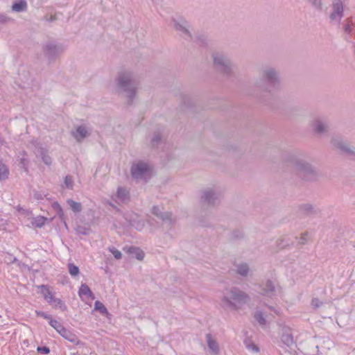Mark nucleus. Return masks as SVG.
<instances>
[{"label":"nucleus","instance_id":"f257e3e1","mask_svg":"<svg viewBox=\"0 0 355 355\" xmlns=\"http://www.w3.org/2000/svg\"><path fill=\"white\" fill-rule=\"evenodd\" d=\"M249 301V295L236 287L226 289L222 297L223 306L234 311L241 309Z\"/></svg>","mask_w":355,"mask_h":355},{"label":"nucleus","instance_id":"f03ea898","mask_svg":"<svg viewBox=\"0 0 355 355\" xmlns=\"http://www.w3.org/2000/svg\"><path fill=\"white\" fill-rule=\"evenodd\" d=\"M116 81L119 88L125 92L130 100H132L135 96L139 85V82L133 73L130 71L121 72L119 73Z\"/></svg>","mask_w":355,"mask_h":355},{"label":"nucleus","instance_id":"7ed1b4c3","mask_svg":"<svg viewBox=\"0 0 355 355\" xmlns=\"http://www.w3.org/2000/svg\"><path fill=\"white\" fill-rule=\"evenodd\" d=\"M131 175L137 182L146 181L153 175V167L148 162L136 161L132 165Z\"/></svg>","mask_w":355,"mask_h":355},{"label":"nucleus","instance_id":"20e7f679","mask_svg":"<svg viewBox=\"0 0 355 355\" xmlns=\"http://www.w3.org/2000/svg\"><path fill=\"white\" fill-rule=\"evenodd\" d=\"M212 58L214 64L219 71L224 73H230L233 67L230 55L223 51H216L213 53Z\"/></svg>","mask_w":355,"mask_h":355},{"label":"nucleus","instance_id":"39448f33","mask_svg":"<svg viewBox=\"0 0 355 355\" xmlns=\"http://www.w3.org/2000/svg\"><path fill=\"white\" fill-rule=\"evenodd\" d=\"M261 75L266 86V90L271 92L276 89L279 84L278 72L272 67H267L262 69Z\"/></svg>","mask_w":355,"mask_h":355},{"label":"nucleus","instance_id":"423d86ee","mask_svg":"<svg viewBox=\"0 0 355 355\" xmlns=\"http://www.w3.org/2000/svg\"><path fill=\"white\" fill-rule=\"evenodd\" d=\"M66 49L65 46L56 42H48L43 46L44 55L49 60H52L62 54Z\"/></svg>","mask_w":355,"mask_h":355},{"label":"nucleus","instance_id":"0eeeda50","mask_svg":"<svg viewBox=\"0 0 355 355\" xmlns=\"http://www.w3.org/2000/svg\"><path fill=\"white\" fill-rule=\"evenodd\" d=\"M37 288L40 289L41 294L49 304L55 308L58 307L62 311H65L67 309V306L62 300L59 298H55L47 285L42 284L39 286Z\"/></svg>","mask_w":355,"mask_h":355},{"label":"nucleus","instance_id":"6e6552de","mask_svg":"<svg viewBox=\"0 0 355 355\" xmlns=\"http://www.w3.org/2000/svg\"><path fill=\"white\" fill-rule=\"evenodd\" d=\"M344 16V4L342 0H332L329 12L331 23L339 25Z\"/></svg>","mask_w":355,"mask_h":355},{"label":"nucleus","instance_id":"1a4fd4ad","mask_svg":"<svg viewBox=\"0 0 355 355\" xmlns=\"http://www.w3.org/2000/svg\"><path fill=\"white\" fill-rule=\"evenodd\" d=\"M295 168L298 174L305 180H311L316 176L315 169L304 161L296 162Z\"/></svg>","mask_w":355,"mask_h":355},{"label":"nucleus","instance_id":"9d476101","mask_svg":"<svg viewBox=\"0 0 355 355\" xmlns=\"http://www.w3.org/2000/svg\"><path fill=\"white\" fill-rule=\"evenodd\" d=\"M221 192L217 188H208L205 189L201 195V201L204 204L214 205L220 197Z\"/></svg>","mask_w":355,"mask_h":355},{"label":"nucleus","instance_id":"9b49d317","mask_svg":"<svg viewBox=\"0 0 355 355\" xmlns=\"http://www.w3.org/2000/svg\"><path fill=\"white\" fill-rule=\"evenodd\" d=\"M331 144L336 148L345 153L349 155H355L354 148L351 147L349 144L344 141L343 139L338 135L334 136L331 139Z\"/></svg>","mask_w":355,"mask_h":355},{"label":"nucleus","instance_id":"f8f14e48","mask_svg":"<svg viewBox=\"0 0 355 355\" xmlns=\"http://www.w3.org/2000/svg\"><path fill=\"white\" fill-rule=\"evenodd\" d=\"M125 219L128 223L137 230H142L145 225L144 220L134 212H128L125 214Z\"/></svg>","mask_w":355,"mask_h":355},{"label":"nucleus","instance_id":"ddd939ff","mask_svg":"<svg viewBox=\"0 0 355 355\" xmlns=\"http://www.w3.org/2000/svg\"><path fill=\"white\" fill-rule=\"evenodd\" d=\"M174 28L180 32L185 39L191 37V33L189 31V24L183 18H178L173 19Z\"/></svg>","mask_w":355,"mask_h":355},{"label":"nucleus","instance_id":"4468645a","mask_svg":"<svg viewBox=\"0 0 355 355\" xmlns=\"http://www.w3.org/2000/svg\"><path fill=\"white\" fill-rule=\"evenodd\" d=\"M327 121L322 117L315 118L312 123L313 130L317 134H323L328 130Z\"/></svg>","mask_w":355,"mask_h":355},{"label":"nucleus","instance_id":"2eb2a0df","mask_svg":"<svg viewBox=\"0 0 355 355\" xmlns=\"http://www.w3.org/2000/svg\"><path fill=\"white\" fill-rule=\"evenodd\" d=\"M112 199L119 204L126 202L130 199L129 191L126 189L120 187L117 189L116 194L112 197Z\"/></svg>","mask_w":355,"mask_h":355},{"label":"nucleus","instance_id":"dca6fc26","mask_svg":"<svg viewBox=\"0 0 355 355\" xmlns=\"http://www.w3.org/2000/svg\"><path fill=\"white\" fill-rule=\"evenodd\" d=\"M152 213L160 218L164 223L171 224L173 221L171 212H163L162 208L159 206H154L152 209Z\"/></svg>","mask_w":355,"mask_h":355},{"label":"nucleus","instance_id":"f3484780","mask_svg":"<svg viewBox=\"0 0 355 355\" xmlns=\"http://www.w3.org/2000/svg\"><path fill=\"white\" fill-rule=\"evenodd\" d=\"M261 295L271 297L275 293V284L272 280H267L266 283L263 284L261 286Z\"/></svg>","mask_w":355,"mask_h":355},{"label":"nucleus","instance_id":"a211bd4d","mask_svg":"<svg viewBox=\"0 0 355 355\" xmlns=\"http://www.w3.org/2000/svg\"><path fill=\"white\" fill-rule=\"evenodd\" d=\"M207 346L213 355H218L220 352V348L218 342L209 334L206 335Z\"/></svg>","mask_w":355,"mask_h":355},{"label":"nucleus","instance_id":"6ab92c4d","mask_svg":"<svg viewBox=\"0 0 355 355\" xmlns=\"http://www.w3.org/2000/svg\"><path fill=\"white\" fill-rule=\"evenodd\" d=\"M60 335L64 339L71 343L73 345H78L80 343V340L78 336L74 333L66 328H64V330L60 332Z\"/></svg>","mask_w":355,"mask_h":355},{"label":"nucleus","instance_id":"aec40b11","mask_svg":"<svg viewBox=\"0 0 355 355\" xmlns=\"http://www.w3.org/2000/svg\"><path fill=\"white\" fill-rule=\"evenodd\" d=\"M72 135L78 141H80L89 135V132L85 126L80 125L72 132Z\"/></svg>","mask_w":355,"mask_h":355},{"label":"nucleus","instance_id":"412c9836","mask_svg":"<svg viewBox=\"0 0 355 355\" xmlns=\"http://www.w3.org/2000/svg\"><path fill=\"white\" fill-rule=\"evenodd\" d=\"M281 340L284 344L287 346H291L293 343V338L291 332V329L288 327H284L282 329V335Z\"/></svg>","mask_w":355,"mask_h":355},{"label":"nucleus","instance_id":"4be33fe9","mask_svg":"<svg viewBox=\"0 0 355 355\" xmlns=\"http://www.w3.org/2000/svg\"><path fill=\"white\" fill-rule=\"evenodd\" d=\"M124 250L127 253L132 255L133 257H135L138 260H142L144 257V252L137 247H129L125 248Z\"/></svg>","mask_w":355,"mask_h":355},{"label":"nucleus","instance_id":"5701e85b","mask_svg":"<svg viewBox=\"0 0 355 355\" xmlns=\"http://www.w3.org/2000/svg\"><path fill=\"white\" fill-rule=\"evenodd\" d=\"M78 295L80 298H83L85 296L87 298L94 299V296L89 286L85 284H83L78 291Z\"/></svg>","mask_w":355,"mask_h":355},{"label":"nucleus","instance_id":"b1692460","mask_svg":"<svg viewBox=\"0 0 355 355\" xmlns=\"http://www.w3.org/2000/svg\"><path fill=\"white\" fill-rule=\"evenodd\" d=\"M27 10V3L25 0H18L12 6V10L15 12H21Z\"/></svg>","mask_w":355,"mask_h":355},{"label":"nucleus","instance_id":"393cba45","mask_svg":"<svg viewBox=\"0 0 355 355\" xmlns=\"http://www.w3.org/2000/svg\"><path fill=\"white\" fill-rule=\"evenodd\" d=\"M35 154L37 156L40 157L44 163L46 165H50L52 162L51 158L46 154L43 149H36Z\"/></svg>","mask_w":355,"mask_h":355},{"label":"nucleus","instance_id":"a878e982","mask_svg":"<svg viewBox=\"0 0 355 355\" xmlns=\"http://www.w3.org/2000/svg\"><path fill=\"white\" fill-rule=\"evenodd\" d=\"M236 271L240 275L245 277L248 275L250 268L247 263H242L236 266Z\"/></svg>","mask_w":355,"mask_h":355},{"label":"nucleus","instance_id":"bb28decb","mask_svg":"<svg viewBox=\"0 0 355 355\" xmlns=\"http://www.w3.org/2000/svg\"><path fill=\"white\" fill-rule=\"evenodd\" d=\"M67 202L73 211L80 212L82 210V205L80 202H76L72 199H68Z\"/></svg>","mask_w":355,"mask_h":355},{"label":"nucleus","instance_id":"cd10ccee","mask_svg":"<svg viewBox=\"0 0 355 355\" xmlns=\"http://www.w3.org/2000/svg\"><path fill=\"white\" fill-rule=\"evenodd\" d=\"M9 175V171L6 164L0 161V180H6Z\"/></svg>","mask_w":355,"mask_h":355},{"label":"nucleus","instance_id":"c85d7f7f","mask_svg":"<svg viewBox=\"0 0 355 355\" xmlns=\"http://www.w3.org/2000/svg\"><path fill=\"white\" fill-rule=\"evenodd\" d=\"M49 324L54 328L59 334H60V332L65 328L60 322L53 318L50 320Z\"/></svg>","mask_w":355,"mask_h":355},{"label":"nucleus","instance_id":"c756f323","mask_svg":"<svg viewBox=\"0 0 355 355\" xmlns=\"http://www.w3.org/2000/svg\"><path fill=\"white\" fill-rule=\"evenodd\" d=\"M46 221V218H45L44 216H37L33 218V220L32 221V224L35 227L40 228L45 224Z\"/></svg>","mask_w":355,"mask_h":355},{"label":"nucleus","instance_id":"7c9ffc66","mask_svg":"<svg viewBox=\"0 0 355 355\" xmlns=\"http://www.w3.org/2000/svg\"><path fill=\"white\" fill-rule=\"evenodd\" d=\"M254 318L257 322L261 326H264L266 324V320L263 317L262 312L257 311L254 313Z\"/></svg>","mask_w":355,"mask_h":355},{"label":"nucleus","instance_id":"2f4dec72","mask_svg":"<svg viewBox=\"0 0 355 355\" xmlns=\"http://www.w3.org/2000/svg\"><path fill=\"white\" fill-rule=\"evenodd\" d=\"M69 272L72 277H76L79 274V268L73 263L68 264Z\"/></svg>","mask_w":355,"mask_h":355},{"label":"nucleus","instance_id":"473e14b6","mask_svg":"<svg viewBox=\"0 0 355 355\" xmlns=\"http://www.w3.org/2000/svg\"><path fill=\"white\" fill-rule=\"evenodd\" d=\"M94 309L96 311H99L101 313H107V309L104 304L100 301H96L94 303Z\"/></svg>","mask_w":355,"mask_h":355},{"label":"nucleus","instance_id":"72a5a7b5","mask_svg":"<svg viewBox=\"0 0 355 355\" xmlns=\"http://www.w3.org/2000/svg\"><path fill=\"white\" fill-rule=\"evenodd\" d=\"M151 145L153 147L157 146L162 142V137L159 132L155 133L151 139Z\"/></svg>","mask_w":355,"mask_h":355},{"label":"nucleus","instance_id":"f704fd0d","mask_svg":"<svg viewBox=\"0 0 355 355\" xmlns=\"http://www.w3.org/2000/svg\"><path fill=\"white\" fill-rule=\"evenodd\" d=\"M64 184L67 188L72 189L73 185V180L72 177L70 175H67L64 178Z\"/></svg>","mask_w":355,"mask_h":355},{"label":"nucleus","instance_id":"c9c22d12","mask_svg":"<svg viewBox=\"0 0 355 355\" xmlns=\"http://www.w3.org/2000/svg\"><path fill=\"white\" fill-rule=\"evenodd\" d=\"M322 304H323V302H322L317 297L313 298L311 300V306L314 309L319 308Z\"/></svg>","mask_w":355,"mask_h":355},{"label":"nucleus","instance_id":"e433bc0d","mask_svg":"<svg viewBox=\"0 0 355 355\" xmlns=\"http://www.w3.org/2000/svg\"><path fill=\"white\" fill-rule=\"evenodd\" d=\"M309 234L308 232H305L301 234V236L299 239L298 243L300 244L304 245L306 244L309 240Z\"/></svg>","mask_w":355,"mask_h":355},{"label":"nucleus","instance_id":"4c0bfd02","mask_svg":"<svg viewBox=\"0 0 355 355\" xmlns=\"http://www.w3.org/2000/svg\"><path fill=\"white\" fill-rule=\"evenodd\" d=\"M52 206H53V208L58 212V214L60 217L63 216V215H64L63 209L58 202H55L54 203H53Z\"/></svg>","mask_w":355,"mask_h":355},{"label":"nucleus","instance_id":"58836bf2","mask_svg":"<svg viewBox=\"0 0 355 355\" xmlns=\"http://www.w3.org/2000/svg\"><path fill=\"white\" fill-rule=\"evenodd\" d=\"M108 250L116 259H120L121 258V252L115 248H109Z\"/></svg>","mask_w":355,"mask_h":355},{"label":"nucleus","instance_id":"ea45409f","mask_svg":"<svg viewBox=\"0 0 355 355\" xmlns=\"http://www.w3.org/2000/svg\"><path fill=\"white\" fill-rule=\"evenodd\" d=\"M246 348L251 352L258 353L259 352V348L254 343H249L246 344Z\"/></svg>","mask_w":355,"mask_h":355},{"label":"nucleus","instance_id":"a19ab883","mask_svg":"<svg viewBox=\"0 0 355 355\" xmlns=\"http://www.w3.org/2000/svg\"><path fill=\"white\" fill-rule=\"evenodd\" d=\"M344 31L345 33L349 34L352 32L351 19H347L346 24L344 25Z\"/></svg>","mask_w":355,"mask_h":355},{"label":"nucleus","instance_id":"79ce46f5","mask_svg":"<svg viewBox=\"0 0 355 355\" xmlns=\"http://www.w3.org/2000/svg\"><path fill=\"white\" fill-rule=\"evenodd\" d=\"M35 313L37 316H40L44 318V319L49 320L50 321L52 319L50 315L46 314V313L41 311H35Z\"/></svg>","mask_w":355,"mask_h":355},{"label":"nucleus","instance_id":"37998d69","mask_svg":"<svg viewBox=\"0 0 355 355\" xmlns=\"http://www.w3.org/2000/svg\"><path fill=\"white\" fill-rule=\"evenodd\" d=\"M37 352L44 354H49L50 349L47 347H38L37 349Z\"/></svg>","mask_w":355,"mask_h":355},{"label":"nucleus","instance_id":"c03bdc74","mask_svg":"<svg viewBox=\"0 0 355 355\" xmlns=\"http://www.w3.org/2000/svg\"><path fill=\"white\" fill-rule=\"evenodd\" d=\"M207 38L205 36H200L197 37V42L200 44H206Z\"/></svg>","mask_w":355,"mask_h":355},{"label":"nucleus","instance_id":"a18cd8bd","mask_svg":"<svg viewBox=\"0 0 355 355\" xmlns=\"http://www.w3.org/2000/svg\"><path fill=\"white\" fill-rule=\"evenodd\" d=\"M302 209L304 210V211L309 213L313 209V207L311 205L306 204L303 205Z\"/></svg>","mask_w":355,"mask_h":355},{"label":"nucleus","instance_id":"49530a36","mask_svg":"<svg viewBox=\"0 0 355 355\" xmlns=\"http://www.w3.org/2000/svg\"><path fill=\"white\" fill-rule=\"evenodd\" d=\"M27 162H28L26 158L22 157L20 159V163L22 165V167L24 168H26Z\"/></svg>","mask_w":355,"mask_h":355},{"label":"nucleus","instance_id":"de8ad7c7","mask_svg":"<svg viewBox=\"0 0 355 355\" xmlns=\"http://www.w3.org/2000/svg\"><path fill=\"white\" fill-rule=\"evenodd\" d=\"M2 223H0V226L2 227L3 229H5V227H3L6 225V220H1Z\"/></svg>","mask_w":355,"mask_h":355},{"label":"nucleus","instance_id":"09e8293b","mask_svg":"<svg viewBox=\"0 0 355 355\" xmlns=\"http://www.w3.org/2000/svg\"><path fill=\"white\" fill-rule=\"evenodd\" d=\"M3 144H4L3 139L1 137H0V146H2Z\"/></svg>","mask_w":355,"mask_h":355},{"label":"nucleus","instance_id":"8fccbe9b","mask_svg":"<svg viewBox=\"0 0 355 355\" xmlns=\"http://www.w3.org/2000/svg\"><path fill=\"white\" fill-rule=\"evenodd\" d=\"M4 21V17H3V16L0 15V21Z\"/></svg>","mask_w":355,"mask_h":355},{"label":"nucleus","instance_id":"3c124183","mask_svg":"<svg viewBox=\"0 0 355 355\" xmlns=\"http://www.w3.org/2000/svg\"><path fill=\"white\" fill-rule=\"evenodd\" d=\"M275 313H276L277 314H279V311H277V310H275Z\"/></svg>","mask_w":355,"mask_h":355}]
</instances>
